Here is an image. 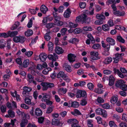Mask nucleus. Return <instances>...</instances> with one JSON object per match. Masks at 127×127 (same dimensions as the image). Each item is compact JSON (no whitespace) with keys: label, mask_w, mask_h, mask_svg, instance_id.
<instances>
[{"label":"nucleus","mask_w":127,"mask_h":127,"mask_svg":"<svg viewBox=\"0 0 127 127\" xmlns=\"http://www.w3.org/2000/svg\"><path fill=\"white\" fill-rule=\"evenodd\" d=\"M6 47H7V49L8 50L11 49V42L10 41L8 40L7 41Z\"/></svg>","instance_id":"58"},{"label":"nucleus","mask_w":127,"mask_h":127,"mask_svg":"<svg viewBox=\"0 0 127 127\" xmlns=\"http://www.w3.org/2000/svg\"><path fill=\"white\" fill-rule=\"evenodd\" d=\"M52 69L50 67H48L44 69L42 71V73L44 75L48 74L49 71H51Z\"/></svg>","instance_id":"32"},{"label":"nucleus","mask_w":127,"mask_h":127,"mask_svg":"<svg viewBox=\"0 0 127 127\" xmlns=\"http://www.w3.org/2000/svg\"><path fill=\"white\" fill-rule=\"evenodd\" d=\"M19 25V23L18 22H16L12 26L11 28V29L12 30H15Z\"/></svg>","instance_id":"29"},{"label":"nucleus","mask_w":127,"mask_h":127,"mask_svg":"<svg viewBox=\"0 0 127 127\" xmlns=\"http://www.w3.org/2000/svg\"><path fill=\"white\" fill-rule=\"evenodd\" d=\"M79 105L78 102L77 101H75L72 102L71 104H70V107L77 108L78 107Z\"/></svg>","instance_id":"33"},{"label":"nucleus","mask_w":127,"mask_h":127,"mask_svg":"<svg viewBox=\"0 0 127 127\" xmlns=\"http://www.w3.org/2000/svg\"><path fill=\"white\" fill-rule=\"evenodd\" d=\"M79 41V40L76 38H72L70 39L69 42L72 43H76Z\"/></svg>","instance_id":"39"},{"label":"nucleus","mask_w":127,"mask_h":127,"mask_svg":"<svg viewBox=\"0 0 127 127\" xmlns=\"http://www.w3.org/2000/svg\"><path fill=\"white\" fill-rule=\"evenodd\" d=\"M94 91L95 92L98 94H101L103 92V90L99 88L95 89Z\"/></svg>","instance_id":"44"},{"label":"nucleus","mask_w":127,"mask_h":127,"mask_svg":"<svg viewBox=\"0 0 127 127\" xmlns=\"http://www.w3.org/2000/svg\"><path fill=\"white\" fill-rule=\"evenodd\" d=\"M61 19V16H60L58 15L54 18V23H56L57 21H60Z\"/></svg>","instance_id":"60"},{"label":"nucleus","mask_w":127,"mask_h":127,"mask_svg":"<svg viewBox=\"0 0 127 127\" xmlns=\"http://www.w3.org/2000/svg\"><path fill=\"white\" fill-rule=\"evenodd\" d=\"M102 107L104 109H108L110 107L109 104L108 103H104L102 105Z\"/></svg>","instance_id":"45"},{"label":"nucleus","mask_w":127,"mask_h":127,"mask_svg":"<svg viewBox=\"0 0 127 127\" xmlns=\"http://www.w3.org/2000/svg\"><path fill=\"white\" fill-rule=\"evenodd\" d=\"M71 13L69 9L68 8L66 9L64 13V16L66 18H69Z\"/></svg>","instance_id":"17"},{"label":"nucleus","mask_w":127,"mask_h":127,"mask_svg":"<svg viewBox=\"0 0 127 127\" xmlns=\"http://www.w3.org/2000/svg\"><path fill=\"white\" fill-rule=\"evenodd\" d=\"M44 120V117H41L38 118V122L39 123L41 124L43 123Z\"/></svg>","instance_id":"64"},{"label":"nucleus","mask_w":127,"mask_h":127,"mask_svg":"<svg viewBox=\"0 0 127 127\" xmlns=\"http://www.w3.org/2000/svg\"><path fill=\"white\" fill-rule=\"evenodd\" d=\"M71 114L75 116L77 115H81V113L77 109H75L73 111L71 112Z\"/></svg>","instance_id":"34"},{"label":"nucleus","mask_w":127,"mask_h":127,"mask_svg":"<svg viewBox=\"0 0 127 127\" xmlns=\"http://www.w3.org/2000/svg\"><path fill=\"white\" fill-rule=\"evenodd\" d=\"M32 90L31 88L27 86H25L23 88V91L28 92V93H29V92Z\"/></svg>","instance_id":"43"},{"label":"nucleus","mask_w":127,"mask_h":127,"mask_svg":"<svg viewBox=\"0 0 127 127\" xmlns=\"http://www.w3.org/2000/svg\"><path fill=\"white\" fill-rule=\"evenodd\" d=\"M112 60V58L111 57H107L103 61V63L106 64H108L111 63Z\"/></svg>","instance_id":"28"},{"label":"nucleus","mask_w":127,"mask_h":127,"mask_svg":"<svg viewBox=\"0 0 127 127\" xmlns=\"http://www.w3.org/2000/svg\"><path fill=\"white\" fill-rule=\"evenodd\" d=\"M95 25H101L103 24V21L102 20H98L96 21L95 22Z\"/></svg>","instance_id":"61"},{"label":"nucleus","mask_w":127,"mask_h":127,"mask_svg":"<svg viewBox=\"0 0 127 127\" xmlns=\"http://www.w3.org/2000/svg\"><path fill=\"white\" fill-rule=\"evenodd\" d=\"M109 125L111 127H117V126L114 122L113 121H110L109 122Z\"/></svg>","instance_id":"59"},{"label":"nucleus","mask_w":127,"mask_h":127,"mask_svg":"<svg viewBox=\"0 0 127 127\" xmlns=\"http://www.w3.org/2000/svg\"><path fill=\"white\" fill-rule=\"evenodd\" d=\"M29 63L30 61L29 59L25 60L22 64L24 68L27 67L29 64Z\"/></svg>","instance_id":"18"},{"label":"nucleus","mask_w":127,"mask_h":127,"mask_svg":"<svg viewBox=\"0 0 127 127\" xmlns=\"http://www.w3.org/2000/svg\"><path fill=\"white\" fill-rule=\"evenodd\" d=\"M79 5L81 8H84L86 6V3L85 2H80L79 3Z\"/></svg>","instance_id":"63"},{"label":"nucleus","mask_w":127,"mask_h":127,"mask_svg":"<svg viewBox=\"0 0 127 127\" xmlns=\"http://www.w3.org/2000/svg\"><path fill=\"white\" fill-rule=\"evenodd\" d=\"M42 112L41 110L39 108H37L35 109V115L37 116H40L42 115Z\"/></svg>","instance_id":"23"},{"label":"nucleus","mask_w":127,"mask_h":127,"mask_svg":"<svg viewBox=\"0 0 127 127\" xmlns=\"http://www.w3.org/2000/svg\"><path fill=\"white\" fill-rule=\"evenodd\" d=\"M33 53V52L32 51H27L25 52V54L28 57H31Z\"/></svg>","instance_id":"54"},{"label":"nucleus","mask_w":127,"mask_h":127,"mask_svg":"<svg viewBox=\"0 0 127 127\" xmlns=\"http://www.w3.org/2000/svg\"><path fill=\"white\" fill-rule=\"evenodd\" d=\"M124 53H121L120 54L119 53H116L115 54V57L119 60L122 58V57L124 55Z\"/></svg>","instance_id":"46"},{"label":"nucleus","mask_w":127,"mask_h":127,"mask_svg":"<svg viewBox=\"0 0 127 127\" xmlns=\"http://www.w3.org/2000/svg\"><path fill=\"white\" fill-rule=\"evenodd\" d=\"M48 47L49 51L51 52L53 49V44L51 42H49L48 44Z\"/></svg>","instance_id":"21"},{"label":"nucleus","mask_w":127,"mask_h":127,"mask_svg":"<svg viewBox=\"0 0 127 127\" xmlns=\"http://www.w3.org/2000/svg\"><path fill=\"white\" fill-rule=\"evenodd\" d=\"M95 119L99 124H101L102 123V119L100 117L97 116L95 118Z\"/></svg>","instance_id":"56"},{"label":"nucleus","mask_w":127,"mask_h":127,"mask_svg":"<svg viewBox=\"0 0 127 127\" xmlns=\"http://www.w3.org/2000/svg\"><path fill=\"white\" fill-rule=\"evenodd\" d=\"M13 40L15 42H20L21 43H23L25 41V39L23 36H19L14 37L13 38Z\"/></svg>","instance_id":"3"},{"label":"nucleus","mask_w":127,"mask_h":127,"mask_svg":"<svg viewBox=\"0 0 127 127\" xmlns=\"http://www.w3.org/2000/svg\"><path fill=\"white\" fill-rule=\"evenodd\" d=\"M50 31H49L47 32L44 35V38L47 41H49L51 38V37L50 35Z\"/></svg>","instance_id":"19"},{"label":"nucleus","mask_w":127,"mask_h":127,"mask_svg":"<svg viewBox=\"0 0 127 127\" xmlns=\"http://www.w3.org/2000/svg\"><path fill=\"white\" fill-rule=\"evenodd\" d=\"M92 48L95 50L99 49L100 48V45L98 44H95L93 45Z\"/></svg>","instance_id":"41"},{"label":"nucleus","mask_w":127,"mask_h":127,"mask_svg":"<svg viewBox=\"0 0 127 127\" xmlns=\"http://www.w3.org/2000/svg\"><path fill=\"white\" fill-rule=\"evenodd\" d=\"M28 123V121L27 119H23L21 121L20 126L21 127H25Z\"/></svg>","instance_id":"22"},{"label":"nucleus","mask_w":127,"mask_h":127,"mask_svg":"<svg viewBox=\"0 0 127 127\" xmlns=\"http://www.w3.org/2000/svg\"><path fill=\"white\" fill-rule=\"evenodd\" d=\"M40 10L44 14H45L47 11L48 9L47 7L44 5H42L40 7Z\"/></svg>","instance_id":"20"},{"label":"nucleus","mask_w":127,"mask_h":127,"mask_svg":"<svg viewBox=\"0 0 127 127\" xmlns=\"http://www.w3.org/2000/svg\"><path fill=\"white\" fill-rule=\"evenodd\" d=\"M18 33V32L16 31H14L10 33L9 36L11 37H12L17 35Z\"/></svg>","instance_id":"52"},{"label":"nucleus","mask_w":127,"mask_h":127,"mask_svg":"<svg viewBox=\"0 0 127 127\" xmlns=\"http://www.w3.org/2000/svg\"><path fill=\"white\" fill-rule=\"evenodd\" d=\"M66 74H65L64 72L62 71H60L57 74V77L58 78L62 77L63 78Z\"/></svg>","instance_id":"26"},{"label":"nucleus","mask_w":127,"mask_h":127,"mask_svg":"<svg viewBox=\"0 0 127 127\" xmlns=\"http://www.w3.org/2000/svg\"><path fill=\"white\" fill-rule=\"evenodd\" d=\"M112 72V71L110 70L106 69L104 70L103 73L105 75H109Z\"/></svg>","instance_id":"48"},{"label":"nucleus","mask_w":127,"mask_h":127,"mask_svg":"<svg viewBox=\"0 0 127 127\" xmlns=\"http://www.w3.org/2000/svg\"><path fill=\"white\" fill-rule=\"evenodd\" d=\"M55 25V24L53 23H49L46 25V27L48 28H50L54 27Z\"/></svg>","instance_id":"50"},{"label":"nucleus","mask_w":127,"mask_h":127,"mask_svg":"<svg viewBox=\"0 0 127 127\" xmlns=\"http://www.w3.org/2000/svg\"><path fill=\"white\" fill-rule=\"evenodd\" d=\"M16 62L17 64L20 65H22V60L20 58H18L16 59Z\"/></svg>","instance_id":"57"},{"label":"nucleus","mask_w":127,"mask_h":127,"mask_svg":"<svg viewBox=\"0 0 127 127\" xmlns=\"http://www.w3.org/2000/svg\"><path fill=\"white\" fill-rule=\"evenodd\" d=\"M27 77L28 81L29 83H32V80L34 79V77L33 76L30 74H28V75Z\"/></svg>","instance_id":"30"},{"label":"nucleus","mask_w":127,"mask_h":127,"mask_svg":"<svg viewBox=\"0 0 127 127\" xmlns=\"http://www.w3.org/2000/svg\"><path fill=\"white\" fill-rule=\"evenodd\" d=\"M96 113L98 115H101L104 118H106L107 116V112L104 109L100 108H98L95 110Z\"/></svg>","instance_id":"2"},{"label":"nucleus","mask_w":127,"mask_h":127,"mask_svg":"<svg viewBox=\"0 0 127 127\" xmlns=\"http://www.w3.org/2000/svg\"><path fill=\"white\" fill-rule=\"evenodd\" d=\"M113 71L115 73L117 74L121 78H124L126 76L125 74H124L122 73L119 70L116 68H114L113 69Z\"/></svg>","instance_id":"6"},{"label":"nucleus","mask_w":127,"mask_h":127,"mask_svg":"<svg viewBox=\"0 0 127 127\" xmlns=\"http://www.w3.org/2000/svg\"><path fill=\"white\" fill-rule=\"evenodd\" d=\"M90 54L91 58L94 60H96L99 59L98 57V54L97 52L95 51H92L90 52Z\"/></svg>","instance_id":"4"},{"label":"nucleus","mask_w":127,"mask_h":127,"mask_svg":"<svg viewBox=\"0 0 127 127\" xmlns=\"http://www.w3.org/2000/svg\"><path fill=\"white\" fill-rule=\"evenodd\" d=\"M88 37L90 39L92 43H94L95 42V40L91 34H88L87 35Z\"/></svg>","instance_id":"37"},{"label":"nucleus","mask_w":127,"mask_h":127,"mask_svg":"<svg viewBox=\"0 0 127 127\" xmlns=\"http://www.w3.org/2000/svg\"><path fill=\"white\" fill-rule=\"evenodd\" d=\"M64 69L68 72H70L72 71L71 67L70 66L66 64L64 65Z\"/></svg>","instance_id":"38"},{"label":"nucleus","mask_w":127,"mask_h":127,"mask_svg":"<svg viewBox=\"0 0 127 127\" xmlns=\"http://www.w3.org/2000/svg\"><path fill=\"white\" fill-rule=\"evenodd\" d=\"M88 13V11H86L85 12H83L82 15H81V21L84 22H85L86 21L87 18L86 13Z\"/></svg>","instance_id":"15"},{"label":"nucleus","mask_w":127,"mask_h":127,"mask_svg":"<svg viewBox=\"0 0 127 127\" xmlns=\"http://www.w3.org/2000/svg\"><path fill=\"white\" fill-rule=\"evenodd\" d=\"M76 56L74 54H69L68 55V59L70 62H73L75 60Z\"/></svg>","instance_id":"9"},{"label":"nucleus","mask_w":127,"mask_h":127,"mask_svg":"<svg viewBox=\"0 0 127 127\" xmlns=\"http://www.w3.org/2000/svg\"><path fill=\"white\" fill-rule=\"evenodd\" d=\"M55 50V52L58 54H62L64 52V51L62 48L59 46L56 47Z\"/></svg>","instance_id":"14"},{"label":"nucleus","mask_w":127,"mask_h":127,"mask_svg":"<svg viewBox=\"0 0 127 127\" xmlns=\"http://www.w3.org/2000/svg\"><path fill=\"white\" fill-rule=\"evenodd\" d=\"M48 58L53 61H55L58 59L57 55L55 53L53 55L49 54L47 56Z\"/></svg>","instance_id":"8"},{"label":"nucleus","mask_w":127,"mask_h":127,"mask_svg":"<svg viewBox=\"0 0 127 127\" xmlns=\"http://www.w3.org/2000/svg\"><path fill=\"white\" fill-rule=\"evenodd\" d=\"M83 29L84 31H91L93 30L92 27H91L87 26L83 27Z\"/></svg>","instance_id":"47"},{"label":"nucleus","mask_w":127,"mask_h":127,"mask_svg":"<svg viewBox=\"0 0 127 127\" xmlns=\"http://www.w3.org/2000/svg\"><path fill=\"white\" fill-rule=\"evenodd\" d=\"M69 27L71 28H75L78 25L77 24H74L71 22H70L69 23Z\"/></svg>","instance_id":"49"},{"label":"nucleus","mask_w":127,"mask_h":127,"mask_svg":"<svg viewBox=\"0 0 127 127\" xmlns=\"http://www.w3.org/2000/svg\"><path fill=\"white\" fill-rule=\"evenodd\" d=\"M97 101L99 103H103L104 102V100L101 97H98Z\"/></svg>","instance_id":"55"},{"label":"nucleus","mask_w":127,"mask_h":127,"mask_svg":"<svg viewBox=\"0 0 127 127\" xmlns=\"http://www.w3.org/2000/svg\"><path fill=\"white\" fill-rule=\"evenodd\" d=\"M6 107L5 105H2L0 107V110L1 112V114L4 116V113L6 112Z\"/></svg>","instance_id":"24"},{"label":"nucleus","mask_w":127,"mask_h":127,"mask_svg":"<svg viewBox=\"0 0 127 127\" xmlns=\"http://www.w3.org/2000/svg\"><path fill=\"white\" fill-rule=\"evenodd\" d=\"M67 91V90L66 88H62L59 89L58 93L59 95H62L65 94Z\"/></svg>","instance_id":"12"},{"label":"nucleus","mask_w":127,"mask_h":127,"mask_svg":"<svg viewBox=\"0 0 127 127\" xmlns=\"http://www.w3.org/2000/svg\"><path fill=\"white\" fill-rule=\"evenodd\" d=\"M25 103L28 104H30L31 103V101L30 99L28 97H26L25 99Z\"/></svg>","instance_id":"53"},{"label":"nucleus","mask_w":127,"mask_h":127,"mask_svg":"<svg viewBox=\"0 0 127 127\" xmlns=\"http://www.w3.org/2000/svg\"><path fill=\"white\" fill-rule=\"evenodd\" d=\"M47 57V54L45 53H41L39 55V58L42 62H44L46 61Z\"/></svg>","instance_id":"10"},{"label":"nucleus","mask_w":127,"mask_h":127,"mask_svg":"<svg viewBox=\"0 0 127 127\" xmlns=\"http://www.w3.org/2000/svg\"><path fill=\"white\" fill-rule=\"evenodd\" d=\"M41 85L43 87L42 89L43 91H46L48 88H51L54 86L53 83L49 82H42L41 83Z\"/></svg>","instance_id":"1"},{"label":"nucleus","mask_w":127,"mask_h":127,"mask_svg":"<svg viewBox=\"0 0 127 127\" xmlns=\"http://www.w3.org/2000/svg\"><path fill=\"white\" fill-rule=\"evenodd\" d=\"M102 27L103 30L104 31H107L109 30V27L107 24L103 25Z\"/></svg>","instance_id":"40"},{"label":"nucleus","mask_w":127,"mask_h":127,"mask_svg":"<svg viewBox=\"0 0 127 127\" xmlns=\"http://www.w3.org/2000/svg\"><path fill=\"white\" fill-rule=\"evenodd\" d=\"M117 39L119 41L121 42L124 43L125 42V40L120 36H118Z\"/></svg>","instance_id":"51"},{"label":"nucleus","mask_w":127,"mask_h":127,"mask_svg":"<svg viewBox=\"0 0 127 127\" xmlns=\"http://www.w3.org/2000/svg\"><path fill=\"white\" fill-rule=\"evenodd\" d=\"M50 96L49 95H44L41 99V101L43 102H46L49 99H50Z\"/></svg>","instance_id":"16"},{"label":"nucleus","mask_w":127,"mask_h":127,"mask_svg":"<svg viewBox=\"0 0 127 127\" xmlns=\"http://www.w3.org/2000/svg\"><path fill=\"white\" fill-rule=\"evenodd\" d=\"M6 45V43L4 40L1 39L0 40V48H4Z\"/></svg>","instance_id":"31"},{"label":"nucleus","mask_w":127,"mask_h":127,"mask_svg":"<svg viewBox=\"0 0 127 127\" xmlns=\"http://www.w3.org/2000/svg\"><path fill=\"white\" fill-rule=\"evenodd\" d=\"M96 18L98 19L104 20L105 17L104 15L102 13L101 14H98L96 15Z\"/></svg>","instance_id":"25"},{"label":"nucleus","mask_w":127,"mask_h":127,"mask_svg":"<svg viewBox=\"0 0 127 127\" xmlns=\"http://www.w3.org/2000/svg\"><path fill=\"white\" fill-rule=\"evenodd\" d=\"M88 87L89 89L91 90L93 89L94 86L93 84L91 83H89L87 84Z\"/></svg>","instance_id":"62"},{"label":"nucleus","mask_w":127,"mask_h":127,"mask_svg":"<svg viewBox=\"0 0 127 127\" xmlns=\"http://www.w3.org/2000/svg\"><path fill=\"white\" fill-rule=\"evenodd\" d=\"M67 122L68 123L71 125L72 127V125H76L78 124V123L77 120L75 119H68L67 120Z\"/></svg>","instance_id":"7"},{"label":"nucleus","mask_w":127,"mask_h":127,"mask_svg":"<svg viewBox=\"0 0 127 127\" xmlns=\"http://www.w3.org/2000/svg\"><path fill=\"white\" fill-rule=\"evenodd\" d=\"M125 83V82L123 80H120L117 81L115 84V86L118 87H120L122 85Z\"/></svg>","instance_id":"13"},{"label":"nucleus","mask_w":127,"mask_h":127,"mask_svg":"<svg viewBox=\"0 0 127 127\" xmlns=\"http://www.w3.org/2000/svg\"><path fill=\"white\" fill-rule=\"evenodd\" d=\"M87 125L89 127H92L93 126V120H87Z\"/></svg>","instance_id":"42"},{"label":"nucleus","mask_w":127,"mask_h":127,"mask_svg":"<svg viewBox=\"0 0 127 127\" xmlns=\"http://www.w3.org/2000/svg\"><path fill=\"white\" fill-rule=\"evenodd\" d=\"M63 123L62 122H60L58 119H54L52 120V124L55 126H62Z\"/></svg>","instance_id":"5"},{"label":"nucleus","mask_w":127,"mask_h":127,"mask_svg":"<svg viewBox=\"0 0 127 127\" xmlns=\"http://www.w3.org/2000/svg\"><path fill=\"white\" fill-rule=\"evenodd\" d=\"M25 34L26 36H29L33 34V32L32 30L29 29L25 32Z\"/></svg>","instance_id":"27"},{"label":"nucleus","mask_w":127,"mask_h":127,"mask_svg":"<svg viewBox=\"0 0 127 127\" xmlns=\"http://www.w3.org/2000/svg\"><path fill=\"white\" fill-rule=\"evenodd\" d=\"M118 98L117 96H113L111 99V102L112 104H114L117 102Z\"/></svg>","instance_id":"36"},{"label":"nucleus","mask_w":127,"mask_h":127,"mask_svg":"<svg viewBox=\"0 0 127 127\" xmlns=\"http://www.w3.org/2000/svg\"><path fill=\"white\" fill-rule=\"evenodd\" d=\"M106 41L109 44L111 45H114L115 44V40L111 37H107L106 39Z\"/></svg>","instance_id":"11"},{"label":"nucleus","mask_w":127,"mask_h":127,"mask_svg":"<svg viewBox=\"0 0 127 127\" xmlns=\"http://www.w3.org/2000/svg\"><path fill=\"white\" fill-rule=\"evenodd\" d=\"M9 116L11 118H13L15 117V114L14 112L11 110H9L8 112Z\"/></svg>","instance_id":"35"}]
</instances>
